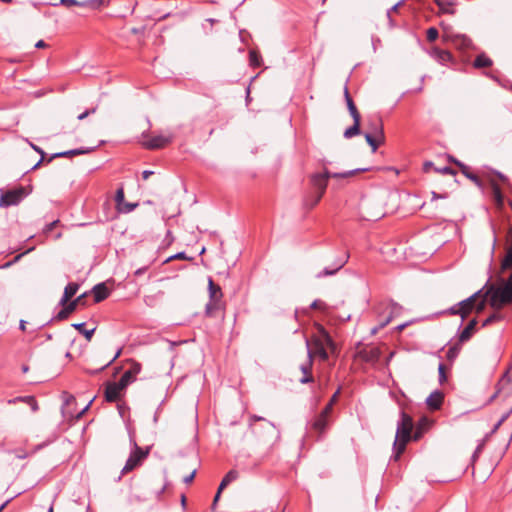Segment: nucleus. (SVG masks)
Listing matches in <instances>:
<instances>
[{"label":"nucleus","mask_w":512,"mask_h":512,"mask_svg":"<svg viewBox=\"0 0 512 512\" xmlns=\"http://www.w3.org/2000/svg\"><path fill=\"white\" fill-rule=\"evenodd\" d=\"M487 301L494 309H501L512 303V273L507 279L487 281L482 289L450 307L448 312L451 315H459L464 320L474 310L481 312Z\"/></svg>","instance_id":"obj_1"},{"label":"nucleus","mask_w":512,"mask_h":512,"mask_svg":"<svg viewBox=\"0 0 512 512\" xmlns=\"http://www.w3.org/2000/svg\"><path fill=\"white\" fill-rule=\"evenodd\" d=\"M369 170V168H358L342 173H331L326 167H324L323 172L314 173L310 177L312 191L304 200L305 206L311 209L319 203L326 191L329 178H347L358 172H365Z\"/></svg>","instance_id":"obj_2"},{"label":"nucleus","mask_w":512,"mask_h":512,"mask_svg":"<svg viewBox=\"0 0 512 512\" xmlns=\"http://www.w3.org/2000/svg\"><path fill=\"white\" fill-rule=\"evenodd\" d=\"M413 419L404 411L400 412V419L397 422L395 440L393 443V458L398 460L405 451L407 443L412 439Z\"/></svg>","instance_id":"obj_3"},{"label":"nucleus","mask_w":512,"mask_h":512,"mask_svg":"<svg viewBox=\"0 0 512 512\" xmlns=\"http://www.w3.org/2000/svg\"><path fill=\"white\" fill-rule=\"evenodd\" d=\"M309 342V349L312 352V357L318 355L322 361H326L329 358L328 349L331 353H335L337 346L329 333L323 326L318 327V332L315 334L311 342Z\"/></svg>","instance_id":"obj_4"},{"label":"nucleus","mask_w":512,"mask_h":512,"mask_svg":"<svg viewBox=\"0 0 512 512\" xmlns=\"http://www.w3.org/2000/svg\"><path fill=\"white\" fill-rule=\"evenodd\" d=\"M376 311L379 325L371 330V334L373 335L376 334L378 330L388 325L393 318L398 317L402 312V307L392 300H386L377 306Z\"/></svg>","instance_id":"obj_5"},{"label":"nucleus","mask_w":512,"mask_h":512,"mask_svg":"<svg viewBox=\"0 0 512 512\" xmlns=\"http://www.w3.org/2000/svg\"><path fill=\"white\" fill-rule=\"evenodd\" d=\"M130 444L132 447L131 452L124 467L122 468V474H126L141 466L150 453V447L141 448L133 438L130 439Z\"/></svg>","instance_id":"obj_6"},{"label":"nucleus","mask_w":512,"mask_h":512,"mask_svg":"<svg viewBox=\"0 0 512 512\" xmlns=\"http://www.w3.org/2000/svg\"><path fill=\"white\" fill-rule=\"evenodd\" d=\"M29 192L25 187L19 186L7 191H1L0 207L8 208L10 206L18 205L24 198L28 196Z\"/></svg>","instance_id":"obj_7"},{"label":"nucleus","mask_w":512,"mask_h":512,"mask_svg":"<svg viewBox=\"0 0 512 512\" xmlns=\"http://www.w3.org/2000/svg\"><path fill=\"white\" fill-rule=\"evenodd\" d=\"M66 7L77 6L85 11H97L110 5L111 0H60Z\"/></svg>","instance_id":"obj_8"},{"label":"nucleus","mask_w":512,"mask_h":512,"mask_svg":"<svg viewBox=\"0 0 512 512\" xmlns=\"http://www.w3.org/2000/svg\"><path fill=\"white\" fill-rule=\"evenodd\" d=\"M209 302L206 304V314L212 315L214 311L221 308L222 291L219 285H216L211 278L208 280Z\"/></svg>","instance_id":"obj_9"},{"label":"nucleus","mask_w":512,"mask_h":512,"mask_svg":"<svg viewBox=\"0 0 512 512\" xmlns=\"http://www.w3.org/2000/svg\"><path fill=\"white\" fill-rule=\"evenodd\" d=\"M173 139L174 134L172 132H167L165 134H158L147 138L142 142V145L144 148L149 150L161 149L170 144Z\"/></svg>","instance_id":"obj_10"},{"label":"nucleus","mask_w":512,"mask_h":512,"mask_svg":"<svg viewBox=\"0 0 512 512\" xmlns=\"http://www.w3.org/2000/svg\"><path fill=\"white\" fill-rule=\"evenodd\" d=\"M115 202H116V208L119 213H130L132 212L137 206L138 203H129L125 201V194L123 187H120L117 189L115 194Z\"/></svg>","instance_id":"obj_11"},{"label":"nucleus","mask_w":512,"mask_h":512,"mask_svg":"<svg viewBox=\"0 0 512 512\" xmlns=\"http://www.w3.org/2000/svg\"><path fill=\"white\" fill-rule=\"evenodd\" d=\"M126 387L127 386L125 384H122L121 380L118 382L108 383L105 388V399L108 402L117 401Z\"/></svg>","instance_id":"obj_12"},{"label":"nucleus","mask_w":512,"mask_h":512,"mask_svg":"<svg viewBox=\"0 0 512 512\" xmlns=\"http://www.w3.org/2000/svg\"><path fill=\"white\" fill-rule=\"evenodd\" d=\"M130 367L123 373L120 380L122 384L128 386L136 380V376L141 372V364L134 360H129Z\"/></svg>","instance_id":"obj_13"},{"label":"nucleus","mask_w":512,"mask_h":512,"mask_svg":"<svg viewBox=\"0 0 512 512\" xmlns=\"http://www.w3.org/2000/svg\"><path fill=\"white\" fill-rule=\"evenodd\" d=\"M306 346H307V355H308V360H307V363L306 364H302L300 369L303 373V377L300 378V383L302 384H307V383H310V382H313L314 381V378L311 374V368H312V365H313V359H312V352L311 350L309 349V342L308 340L306 341Z\"/></svg>","instance_id":"obj_14"},{"label":"nucleus","mask_w":512,"mask_h":512,"mask_svg":"<svg viewBox=\"0 0 512 512\" xmlns=\"http://www.w3.org/2000/svg\"><path fill=\"white\" fill-rule=\"evenodd\" d=\"M349 256L348 254H344L342 257H339L332 267H326L322 271H320L316 277L323 278L327 276L335 275L347 262Z\"/></svg>","instance_id":"obj_15"},{"label":"nucleus","mask_w":512,"mask_h":512,"mask_svg":"<svg viewBox=\"0 0 512 512\" xmlns=\"http://www.w3.org/2000/svg\"><path fill=\"white\" fill-rule=\"evenodd\" d=\"M359 356L367 363H376L379 361L381 351L378 347L364 348L359 352Z\"/></svg>","instance_id":"obj_16"},{"label":"nucleus","mask_w":512,"mask_h":512,"mask_svg":"<svg viewBox=\"0 0 512 512\" xmlns=\"http://www.w3.org/2000/svg\"><path fill=\"white\" fill-rule=\"evenodd\" d=\"M369 131L367 133H371L378 137L380 140L385 139L384 129L382 120L379 117L370 118L368 121Z\"/></svg>","instance_id":"obj_17"},{"label":"nucleus","mask_w":512,"mask_h":512,"mask_svg":"<svg viewBox=\"0 0 512 512\" xmlns=\"http://www.w3.org/2000/svg\"><path fill=\"white\" fill-rule=\"evenodd\" d=\"M254 421H264L266 423V431L270 435L271 440H273V441H278L279 440V438H280V431L277 429V427L272 422L267 421L263 417H260V416H257V415H252L250 417V422L252 423Z\"/></svg>","instance_id":"obj_18"},{"label":"nucleus","mask_w":512,"mask_h":512,"mask_svg":"<svg viewBox=\"0 0 512 512\" xmlns=\"http://www.w3.org/2000/svg\"><path fill=\"white\" fill-rule=\"evenodd\" d=\"M429 55L434 58L437 62L442 65H445L452 61V55L447 50H442L437 47L432 48L428 51Z\"/></svg>","instance_id":"obj_19"},{"label":"nucleus","mask_w":512,"mask_h":512,"mask_svg":"<svg viewBox=\"0 0 512 512\" xmlns=\"http://www.w3.org/2000/svg\"><path fill=\"white\" fill-rule=\"evenodd\" d=\"M476 326H477L476 319H472L471 321H469V323L466 325V327L459 333L458 340H459L460 344L467 342L471 339V337L473 336V334L476 331Z\"/></svg>","instance_id":"obj_20"},{"label":"nucleus","mask_w":512,"mask_h":512,"mask_svg":"<svg viewBox=\"0 0 512 512\" xmlns=\"http://www.w3.org/2000/svg\"><path fill=\"white\" fill-rule=\"evenodd\" d=\"M444 395L441 391H433L426 399V404L431 410H437L443 403Z\"/></svg>","instance_id":"obj_21"},{"label":"nucleus","mask_w":512,"mask_h":512,"mask_svg":"<svg viewBox=\"0 0 512 512\" xmlns=\"http://www.w3.org/2000/svg\"><path fill=\"white\" fill-rule=\"evenodd\" d=\"M92 293L94 295L95 302L99 303L109 296L110 291L105 283H99L93 287Z\"/></svg>","instance_id":"obj_22"},{"label":"nucleus","mask_w":512,"mask_h":512,"mask_svg":"<svg viewBox=\"0 0 512 512\" xmlns=\"http://www.w3.org/2000/svg\"><path fill=\"white\" fill-rule=\"evenodd\" d=\"M328 417L329 414H324V412L321 411V413L312 422V428L320 434L324 433L328 426Z\"/></svg>","instance_id":"obj_23"},{"label":"nucleus","mask_w":512,"mask_h":512,"mask_svg":"<svg viewBox=\"0 0 512 512\" xmlns=\"http://www.w3.org/2000/svg\"><path fill=\"white\" fill-rule=\"evenodd\" d=\"M78 305V300L68 301L64 307L57 313L56 319L57 320H64L68 318V316L73 313Z\"/></svg>","instance_id":"obj_24"},{"label":"nucleus","mask_w":512,"mask_h":512,"mask_svg":"<svg viewBox=\"0 0 512 512\" xmlns=\"http://www.w3.org/2000/svg\"><path fill=\"white\" fill-rule=\"evenodd\" d=\"M93 149L91 148H79V149H72V150H68V151H63V152H58V153H55L53 154L50 159L48 160V162H51L54 158H62V157H70V156H77V155H82V154H87L89 152H91Z\"/></svg>","instance_id":"obj_25"},{"label":"nucleus","mask_w":512,"mask_h":512,"mask_svg":"<svg viewBox=\"0 0 512 512\" xmlns=\"http://www.w3.org/2000/svg\"><path fill=\"white\" fill-rule=\"evenodd\" d=\"M78 289L79 285L77 283H69L64 289L60 304L65 305L77 293Z\"/></svg>","instance_id":"obj_26"},{"label":"nucleus","mask_w":512,"mask_h":512,"mask_svg":"<svg viewBox=\"0 0 512 512\" xmlns=\"http://www.w3.org/2000/svg\"><path fill=\"white\" fill-rule=\"evenodd\" d=\"M491 189L495 205L498 208H502L504 205V196L501 192L499 185L494 180L491 181Z\"/></svg>","instance_id":"obj_27"},{"label":"nucleus","mask_w":512,"mask_h":512,"mask_svg":"<svg viewBox=\"0 0 512 512\" xmlns=\"http://www.w3.org/2000/svg\"><path fill=\"white\" fill-rule=\"evenodd\" d=\"M17 402H25L27 403L33 412L38 410V404L33 396H19L13 399L8 400L9 404H15Z\"/></svg>","instance_id":"obj_28"},{"label":"nucleus","mask_w":512,"mask_h":512,"mask_svg":"<svg viewBox=\"0 0 512 512\" xmlns=\"http://www.w3.org/2000/svg\"><path fill=\"white\" fill-rule=\"evenodd\" d=\"M344 97H345V101H346V104H347V108L349 110V113L351 115L352 118H361V115L360 113L358 112L350 94H349V91H348V88L345 87L344 89Z\"/></svg>","instance_id":"obj_29"},{"label":"nucleus","mask_w":512,"mask_h":512,"mask_svg":"<svg viewBox=\"0 0 512 512\" xmlns=\"http://www.w3.org/2000/svg\"><path fill=\"white\" fill-rule=\"evenodd\" d=\"M360 121L361 118H353V125L349 128H347L344 132V137L349 139L352 138L355 135L360 134Z\"/></svg>","instance_id":"obj_30"},{"label":"nucleus","mask_w":512,"mask_h":512,"mask_svg":"<svg viewBox=\"0 0 512 512\" xmlns=\"http://www.w3.org/2000/svg\"><path fill=\"white\" fill-rule=\"evenodd\" d=\"M237 478H238V472L236 470H230L223 477L218 488H220V490H224L227 487V485H229L231 482L235 481Z\"/></svg>","instance_id":"obj_31"},{"label":"nucleus","mask_w":512,"mask_h":512,"mask_svg":"<svg viewBox=\"0 0 512 512\" xmlns=\"http://www.w3.org/2000/svg\"><path fill=\"white\" fill-rule=\"evenodd\" d=\"M459 166L461 167L462 173L471 181H473L478 187H482V181L481 179L470 171L469 167L459 163Z\"/></svg>","instance_id":"obj_32"},{"label":"nucleus","mask_w":512,"mask_h":512,"mask_svg":"<svg viewBox=\"0 0 512 512\" xmlns=\"http://www.w3.org/2000/svg\"><path fill=\"white\" fill-rule=\"evenodd\" d=\"M72 327L74 329H76L77 331H79V333L83 334L88 341L91 340V338H92V336H93V334H94V332L96 330L95 327L92 328V329H89V330L85 329V323L84 322H82V323H74V324H72Z\"/></svg>","instance_id":"obj_33"},{"label":"nucleus","mask_w":512,"mask_h":512,"mask_svg":"<svg viewBox=\"0 0 512 512\" xmlns=\"http://www.w3.org/2000/svg\"><path fill=\"white\" fill-rule=\"evenodd\" d=\"M492 65V60L485 54L478 55L474 60L475 68L489 67Z\"/></svg>","instance_id":"obj_34"},{"label":"nucleus","mask_w":512,"mask_h":512,"mask_svg":"<svg viewBox=\"0 0 512 512\" xmlns=\"http://www.w3.org/2000/svg\"><path fill=\"white\" fill-rule=\"evenodd\" d=\"M365 140L370 145L372 152H376L378 146L384 142L371 133H365Z\"/></svg>","instance_id":"obj_35"},{"label":"nucleus","mask_w":512,"mask_h":512,"mask_svg":"<svg viewBox=\"0 0 512 512\" xmlns=\"http://www.w3.org/2000/svg\"><path fill=\"white\" fill-rule=\"evenodd\" d=\"M403 1H399L395 5H393L388 11H387V17L390 22V27L395 28L397 27V20L393 17V14L396 13L399 9V7L402 5Z\"/></svg>","instance_id":"obj_36"},{"label":"nucleus","mask_w":512,"mask_h":512,"mask_svg":"<svg viewBox=\"0 0 512 512\" xmlns=\"http://www.w3.org/2000/svg\"><path fill=\"white\" fill-rule=\"evenodd\" d=\"M437 6L446 13H452L453 2L451 0H434Z\"/></svg>","instance_id":"obj_37"},{"label":"nucleus","mask_w":512,"mask_h":512,"mask_svg":"<svg viewBox=\"0 0 512 512\" xmlns=\"http://www.w3.org/2000/svg\"><path fill=\"white\" fill-rule=\"evenodd\" d=\"M249 62L253 67H258L261 65V56L255 50H250L249 52Z\"/></svg>","instance_id":"obj_38"},{"label":"nucleus","mask_w":512,"mask_h":512,"mask_svg":"<svg viewBox=\"0 0 512 512\" xmlns=\"http://www.w3.org/2000/svg\"><path fill=\"white\" fill-rule=\"evenodd\" d=\"M340 393V390L338 389L331 397L330 401L328 402V404L324 407V409L322 410L324 412V414H330L331 411H332V407L334 405V403L337 401V398H338V395Z\"/></svg>","instance_id":"obj_39"},{"label":"nucleus","mask_w":512,"mask_h":512,"mask_svg":"<svg viewBox=\"0 0 512 512\" xmlns=\"http://www.w3.org/2000/svg\"><path fill=\"white\" fill-rule=\"evenodd\" d=\"M427 424H428V420L426 418H423L420 420V422L417 425L416 432L413 436L414 440H418L421 437V435L423 433V429Z\"/></svg>","instance_id":"obj_40"},{"label":"nucleus","mask_w":512,"mask_h":512,"mask_svg":"<svg viewBox=\"0 0 512 512\" xmlns=\"http://www.w3.org/2000/svg\"><path fill=\"white\" fill-rule=\"evenodd\" d=\"M460 349H461V347L459 344H455V345L451 346L447 351V358L449 360L455 359L458 356Z\"/></svg>","instance_id":"obj_41"},{"label":"nucleus","mask_w":512,"mask_h":512,"mask_svg":"<svg viewBox=\"0 0 512 512\" xmlns=\"http://www.w3.org/2000/svg\"><path fill=\"white\" fill-rule=\"evenodd\" d=\"M30 146L37 152L41 155V159L32 167V169H37L40 164L42 163L43 159H44V156H45V152L43 151V149H41L40 147L30 143Z\"/></svg>","instance_id":"obj_42"},{"label":"nucleus","mask_w":512,"mask_h":512,"mask_svg":"<svg viewBox=\"0 0 512 512\" xmlns=\"http://www.w3.org/2000/svg\"><path fill=\"white\" fill-rule=\"evenodd\" d=\"M96 110H97V107L87 109L83 113L79 114L77 118H78V120H83L86 117H88L89 115L94 114L96 112Z\"/></svg>","instance_id":"obj_43"},{"label":"nucleus","mask_w":512,"mask_h":512,"mask_svg":"<svg viewBox=\"0 0 512 512\" xmlns=\"http://www.w3.org/2000/svg\"><path fill=\"white\" fill-rule=\"evenodd\" d=\"M439 372V381L440 383H443L446 381V374H445V366L444 364L440 363L438 367Z\"/></svg>","instance_id":"obj_44"},{"label":"nucleus","mask_w":512,"mask_h":512,"mask_svg":"<svg viewBox=\"0 0 512 512\" xmlns=\"http://www.w3.org/2000/svg\"><path fill=\"white\" fill-rule=\"evenodd\" d=\"M175 259H188V257L185 254V252H179V253H177L175 255H172V256L168 257L165 262H170V261L175 260Z\"/></svg>","instance_id":"obj_45"},{"label":"nucleus","mask_w":512,"mask_h":512,"mask_svg":"<svg viewBox=\"0 0 512 512\" xmlns=\"http://www.w3.org/2000/svg\"><path fill=\"white\" fill-rule=\"evenodd\" d=\"M325 307L326 304L321 300H314L310 305V308L312 309H324Z\"/></svg>","instance_id":"obj_46"},{"label":"nucleus","mask_w":512,"mask_h":512,"mask_svg":"<svg viewBox=\"0 0 512 512\" xmlns=\"http://www.w3.org/2000/svg\"><path fill=\"white\" fill-rule=\"evenodd\" d=\"M435 172L441 173V174H454V171L449 166H444L442 168H435Z\"/></svg>","instance_id":"obj_47"},{"label":"nucleus","mask_w":512,"mask_h":512,"mask_svg":"<svg viewBox=\"0 0 512 512\" xmlns=\"http://www.w3.org/2000/svg\"><path fill=\"white\" fill-rule=\"evenodd\" d=\"M58 223H59V221H58V220H55V221H52L51 223L47 224V225L45 226L44 230H43V231H44V233H45V234L50 233Z\"/></svg>","instance_id":"obj_48"},{"label":"nucleus","mask_w":512,"mask_h":512,"mask_svg":"<svg viewBox=\"0 0 512 512\" xmlns=\"http://www.w3.org/2000/svg\"><path fill=\"white\" fill-rule=\"evenodd\" d=\"M498 319H500V316L496 315V314H493V315L489 316L487 319H485V321L483 322V326H486V325H488V324H490L493 321L498 320Z\"/></svg>","instance_id":"obj_49"},{"label":"nucleus","mask_w":512,"mask_h":512,"mask_svg":"<svg viewBox=\"0 0 512 512\" xmlns=\"http://www.w3.org/2000/svg\"><path fill=\"white\" fill-rule=\"evenodd\" d=\"M196 475V470H193L188 476L184 477L183 482L189 484L193 481Z\"/></svg>","instance_id":"obj_50"},{"label":"nucleus","mask_w":512,"mask_h":512,"mask_svg":"<svg viewBox=\"0 0 512 512\" xmlns=\"http://www.w3.org/2000/svg\"><path fill=\"white\" fill-rule=\"evenodd\" d=\"M149 266H150V264H148V265H146V266H143V267H141V268H138V269L134 272V275H135V276H140V275L144 274V273L148 270Z\"/></svg>","instance_id":"obj_51"},{"label":"nucleus","mask_w":512,"mask_h":512,"mask_svg":"<svg viewBox=\"0 0 512 512\" xmlns=\"http://www.w3.org/2000/svg\"><path fill=\"white\" fill-rule=\"evenodd\" d=\"M432 168L435 170L436 167H434V164L431 161H427L423 165V169L425 172H429Z\"/></svg>","instance_id":"obj_52"},{"label":"nucleus","mask_w":512,"mask_h":512,"mask_svg":"<svg viewBox=\"0 0 512 512\" xmlns=\"http://www.w3.org/2000/svg\"><path fill=\"white\" fill-rule=\"evenodd\" d=\"M445 197H446L445 195H440V194H437L436 192H432V199H431L429 205H432L435 200H437L439 198H445Z\"/></svg>","instance_id":"obj_53"},{"label":"nucleus","mask_w":512,"mask_h":512,"mask_svg":"<svg viewBox=\"0 0 512 512\" xmlns=\"http://www.w3.org/2000/svg\"><path fill=\"white\" fill-rule=\"evenodd\" d=\"M439 37V34H427V39L430 43L436 41Z\"/></svg>","instance_id":"obj_54"},{"label":"nucleus","mask_w":512,"mask_h":512,"mask_svg":"<svg viewBox=\"0 0 512 512\" xmlns=\"http://www.w3.org/2000/svg\"><path fill=\"white\" fill-rule=\"evenodd\" d=\"M152 174H153V171L145 170L142 172V177L144 180H147L150 177V175H152Z\"/></svg>","instance_id":"obj_55"},{"label":"nucleus","mask_w":512,"mask_h":512,"mask_svg":"<svg viewBox=\"0 0 512 512\" xmlns=\"http://www.w3.org/2000/svg\"><path fill=\"white\" fill-rule=\"evenodd\" d=\"M381 214H376V215H369L366 217L367 220H377L379 218H381Z\"/></svg>","instance_id":"obj_56"},{"label":"nucleus","mask_w":512,"mask_h":512,"mask_svg":"<svg viewBox=\"0 0 512 512\" xmlns=\"http://www.w3.org/2000/svg\"><path fill=\"white\" fill-rule=\"evenodd\" d=\"M122 349H118L114 357L109 361V364H111L113 361H115L120 355H121Z\"/></svg>","instance_id":"obj_57"},{"label":"nucleus","mask_w":512,"mask_h":512,"mask_svg":"<svg viewBox=\"0 0 512 512\" xmlns=\"http://www.w3.org/2000/svg\"><path fill=\"white\" fill-rule=\"evenodd\" d=\"M165 17H169V18H172L173 20H181V16L178 15V14H174V15H170V14H166Z\"/></svg>","instance_id":"obj_58"},{"label":"nucleus","mask_w":512,"mask_h":512,"mask_svg":"<svg viewBox=\"0 0 512 512\" xmlns=\"http://www.w3.org/2000/svg\"><path fill=\"white\" fill-rule=\"evenodd\" d=\"M159 414H160V408H158L154 414V417H153V422L156 424L158 422V419H159Z\"/></svg>","instance_id":"obj_59"},{"label":"nucleus","mask_w":512,"mask_h":512,"mask_svg":"<svg viewBox=\"0 0 512 512\" xmlns=\"http://www.w3.org/2000/svg\"><path fill=\"white\" fill-rule=\"evenodd\" d=\"M45 46H46V44H45V42H44L43 40H39V41L35 44V47H36V48H43V47H45Z\"/></svg>","instance_id":"obj_60"},{"label":"nucleus","mask_w":512,"mask_h":512,"mask_svg":"<svg viewBox=\"0 0 512 512\" xmlns=\"http://www.w3.org/2000/svg\"><path fill=\"white\" fill-rule=\"evenodd\" d=\"M28 456L27 453L17 452L16 457L19 459H25Z\"/></svg>","instance_id":"obj_61"},{"label":"nucleus","mask_w":512,"mask_h":512,"mask_svg":"<svg viewBox=\"0 0 512 512\" xmlns=\"http://www.w3.org/2000/svg\"><path fill=\"white\" fill-rule=\"evenodd\" d=\"M222 491L223 490H220V488H218L217 493H216V495H215V497L213 499L214 502H218Z\"/></svg>","instance_id":"obj_62"},{"label":"nucleus","mask_w":512,"mask_h":512,"mask_svg":"<svg viewBox=\"0 0 512 512\" xmlns=\"http://www.w3.org/2000/svg\"><path fill=\"white\" fill-rule=\"evenodd\" d=\"M19 328L24 331L26 329V321L20 320Z\"/></svg>","instance_id":"obj_63"},{"label":"nucleus","mask_w":512,"mask_h":512,"mask_svg":"<svg viewBox=\"0 0 512 512\" xmlns=\"http://www.w3.org/2000/svg\"><path fill=\"white\" fill-rule=\"evenodd\" d=\"M424 32H438V30L436 29V27L430 26Z\"/></svg>","instance_id":"obj_64"}]
</instances>
